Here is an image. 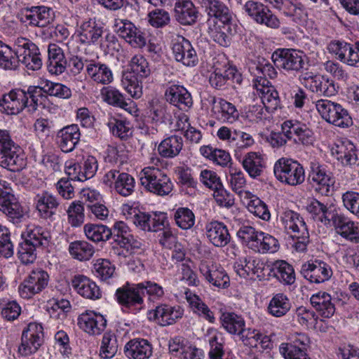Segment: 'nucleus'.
Here are the masks:
<instances>
[{"mask_svg":"<svg viewBox=\"0 0 359 359\" xmlns=\"http://www.w3.org/2000/svg\"><path fill=\"white\" fill-rule=\"evenodd\" d=\"M0 165L12 172L22 170L26 165L23 150L4 129H0Z\"/></svg>","mask_w":359,"mask_h":359,"instance_id":"obj_1","label":"nucleus"},{"mask_svg":"<svg viewBox=\"0 0 359 359\" xmlns=\"http://www.w3.org/2000/svg\"><path fill=\"white\" fill-rule=\"evenodd\" d=\"M140 180L147 191L160 196H168L173 189V184L165 170L155 166L143 168Z\"/></svg>","mask_w":359,"mask_h":359,"instance_id":"obj_2","label":"nucleus"},{"mask_svg":"<svg viewBox=\"0 0 359 359\" xmlns=\"http://www.w3.org/2000/svg\"><path fill=\"white\" fill-rule=\"evenodd\" d=\"M14 53L27 69L37 71L42 67L41 54L38 46L29 39L18 37L13 43Z\"/></svg>","mask_w":359,"mask_h":359,"instance_id":"obj_3","label":"nucleus"},{"mask_svg":"<svg viewBox=\"0 0 359 359\" xmlns=\"http://www.w3.org/2000/svg\"><path fill=\"white\" fill-rule=\"evenodd\" d=\"M273 172L278 181L290 186L301 184L305 179L303 166L292 158L278 159L274 164Z\"/></svg>","mask_w":359,"mask_h":359,"instance_id":"obj_4","label":"nucleus"},{"mask_svg":"<svg viewBox=\"0 0 359 359\" xmlns=\"http://www.w3.org/2000/svg\"><path fill=\"white\" fill-rule=\"evenodd\" d=\"M316 108L327 123L339 128H347L352 124L348 111L340 104L327 99L316 101Z\"/></svg>","mask_w":359,"mask_h":359,"instance_id":"obj_5","label":"nucleus"},{"mask_svg":"<svg viewBox=\"0 0 359 359\" xmlns=\"http://www.w3.org/2000/svg\"><path fill=\"white\" fill-rule=\"evenodd\" d=\"M0 210L13 222H18L24 217V210L13 194L11 183L0 179Z\"/></svg>","mask_w":359,"mask_h":359,"instance_id":"obj_6","label":"nucleus"},{"mask_svg":"<svg viewBox=\"0 0 359 359\" xmlns=\"http://www.w3.org/2000/svg\"><path fill=\"white\" fill-rule=\"evenodd\" d=\"M299 79L307 90L317 95L331 97L338 92L339 87L334 81L325 75L306 72L302 74Z\"/></svg>","mask_w":359,"mask_h":359,"instance_id":"obj_7","label":"nucleus"},{"mask_svg":"<svg viewBox=\"0 0 359 359\" xmlns=\"http://www.w3.org/2000/svg\"><path fill=\"white\" fill-rule=\"evenodd\" d=\"M111 230L114 241L120 246L119 255L127 257L141 249L142 241L130 233V229L125 222L122 221L115 222Z\"/></svg>","mask_w":359,"mask_h":359,"instance_id":"obj_8","label":"nucleus"},{"mask_svg":"<svg viewBox=\"0 0 359 359\" xmlns=\"http://www.w3.org/2000/svg\"><path fill=\"white\" fill-rule=\"evenodd\" d=\"M310 169L309 179L314 191L321 196H329L335 183L332 172L317 161L311 162Z\"/></svg>","mask_w":359,"mask_h":359,"instance_id":"obj_9","label":"nucleus"},{"mask_svg":"<svg viewBox=\"0 0 359 359\" xmlns=\"http://www.w3.org/2000/svg\"><path fill=\"white\" fill-rule=\"evenodd\" d=\"M303 52L294 49H278L272 55L274 65L286 72H299L305 65Z\"/></svg>","mask_w":359,"mask_h":359,"instance_id":"obj_10","label":"nucleus"},{"mask_svg":"<svg viewBox=\"0 0 359 359\" xmlns=\"http://www.w3.org/2000/svg\"><path fill=\"white\" fill-rule=\"evenodd\" d=\"M48 281L49 275L46 271L41 269L32 270L19 285V294L24 299H30L43 290Z\"/></svg>","mask_w":359,"mask_h":359,"instance_id":"obj_11","label":"nucleus"},{"mask_svg":"<svg viewBox=\"0 0 359 359\" xmlns=\"http://www.w3.org/2000/svg\"><path fill=\"white\" fill-rule=\"evenodd\" d=\"M43 332L41 325L30 323L22 334V341L18 353L22 356H28L36 352L43 343Z\"/></svg>","mask_w":359,"mask_h":359,"instance_id":"obj_12","label":"nucleus"},{"mask_svg":"<svg viewBox=\"0 0 359 359\" xmlns=\"http://www.w3.org/2000/svg\"><path fill=\"white\" fill-rule=\"evenodd\" d=\"M114 31L132 47L141 48L147 43L145 34L127 20H116Z\"/></svg>","mask_w":359,"mask_h":359,"instance_id":"obj_13","label":"nucleus"},{"mask_svg":"<svg viewBox=\"0 0 359 359\" xmlns=\"http://www.w3.org/2000/svg\"><path fill=\"white\" fill-rule=\"evenodd\" d=\"M253 87L262 100V104L266 111H273L280 106L278 93L274 88L269 86V81L258 76L253 79Z\"/></svg>","mask_w":359,"mask_h":359,"instance_id":"obj_14","label":"nucleus"},{"mask_svg":"<svg viewBox=\"0 0 359 359\" xmlns=\"http://www.w3.org/2000/svg\"><path fill=\"white\" fill-rule=\"evenodd\" d=\"M302 276L311 283H320L328 280L332 276L330 264L320 259L304 263L301 269Z\"/></svg>","mask_w":359,"mask_h":359,"instance_id":"obj_15","label":"nucleus"},{"mask_svg":"<svg viewBox=\"0 0 359 359\" xmlns=\"http://www.w3.org/2000/svg\"><path fill=\"white\" fill-rule=\"evenodd\" d=\"M172 54L175 60L187 67H194L198 62L197 53L190 41L182 36L172 41Z\"/></svg>","mask_w":359,"mask_h":359,"instance_id":"obj_16","label":"nucleus"},{"mask_svg":"<svg viewBox=\"0 0 359 359\" xmlns=\"http://www.w3.org/2000/svg\"><path fill=\"white\" fill-rule=\"evenodd\" d=\"M241 73L235 67L228 63L222 67H215L209 78L210 84L216 89H223L230 85L231 82L241 83Z\"/></svg>","mask_w":359,"mask_h":359,"instance_id":"obj_17","label":"nucleus"},{"mask_svg":"<svg viewBox=\"0 0 359 359\" xmlns=\"http://www.w3.org/2000/svg\"><path fill=\"white\" fill-rule=\"evenodd\" d=\"M143 288L142 285L129 284L117 289L116 297L118 302L126 308L141 306L143 304Z\"/></svg>","mask_w":359,"mask_h":359,"instance_id":"obj_18","label":"nucleus"},{"mask_svg":"<svg viewBox=\"0 0 359 359\" xmlns=\"http://www.w3.org/2000/svg\"><path fill=\"white\" fill-rule=\"evenodd\" d=\"M27 104L25 90L22 89L12 90L0 99L1 110L7 114H18Z\"/></svg>","mask_w":359,"mask_h":359,"instance_id":"obj_19","label":"nucleus"},{"mask_svg":"<svg viewBox=\"0 0 359 359\" xmlns=\"http://www.w3.org/2000/svg\"><path fill=\"white\" fill-rule=\"evenodd\" d=\"M199 271L204 279L215 287L226 288L229 286V277L220 266L210 265L207 262H201L199 264Z\"/></svg>","mask_w":359,"mask_h":359,"instance_id":"obj_20","label":"nucleus"},{"mask_svg":"<svg viewBox=\"0 0 359 359\" xmlns=\"http://www.w3.org/2000/svg\"><path fill=\"white\" fill-rule=\"evenodd\" d=\"M264 267V263L259 258L252 256L241 257L233 265L236 273L243 278L250 275H257V277L264 276L262 272Z\"/></svg>","mask_w":359,"mask_h":359,"instance_id":"obj_21","label":"nucleus"},{"mask_svg":"<svg viewBox=\"0 0 359 359\" xmlns=\"http://www.w3.org/2000/svg\"><path fill=\"white\" fill-rule=\"evenodd\" d=\"M79 327L90 335L101 333L107 326V320L100 313L88 311L78 318Z\"/></svg>","mask_w":359,"mask_h":359,"instance_id":"obj_22","label":"nucleus"},{"mask_svg":"<svg viewBox=\"0 0 359 359\" xmlns=\"http://www.w3.org/2000/svg\"><path fill=\"white\" fill-rule=\"evenodd\" d=\"M72 287L81 296L89 299H98L101 292L96 283L86 276L75 275L71 280Z\"/></svg>","mask_w":359,"mask_h":359,"instance_id":"obj_23","label":"nucleus"},{"mask_svg":"<svg viewBox=\"0 0 359 359\" xmlns=\"http://www.w3.org/2000/svg\"><path fill=\"white\" fill-rule=\"evenodd\" d=\"M332 154L344 167L353 168L358 165L355 145L350 141L343 142L332 149Z\"/></svg>","mask_w":359,"mask_h":359,"instance_id":"obj_24","label":"nucleus"},{"mask_svg":"<svg viewBox=\"0 0 359 359\" xmlns=\"http://www.w3.org/2000/svg\"><path fill=\"white\" fill-rule=\"evenodd\" d=\"M336 231L341 237L354 243H359V222L344 215H336L334 219Z\"/></svg>","mask_w":359,"mask_h":359,"instance_id":"obj_25","label":"nucleus"},{"mask_svg":"<svg viewBox=\"0 0 359 359\" xmlns=\"http://www.w3.org/2000/svg\"><path fill=\"white\" fill-rule=\"evenodd\" d=\"M101 96L107 104L123 109L131 114L137 111L135 103L126 100L124 95L114 87H104L101 90Z\"/></svg>","mask_w":359,"mask_h":359,"instance_id":"obj_26","label":"nucleus"},{"mask_svg":"<svg viewBox=\"0 0 359 359\" xmlns=\"http://www.w3.org/2000/svg\"><path fill=\"white\" fill-rule=\"evenodd\" d=\"M167 100L181 110H187L192 104V97L189 91L182 86L172 85L165 93Z\"/></svg>","mask_w":359,"mask_h":359,"instance_id":"obj_27","label":"nucleus"},{"mask_svg":"<svg viewBox=\"0 0 359 359\" xmlns=\"http://www.w3.org/2000/svg\"><path fill=\"white\" fill-rule=\"evenodd\" d=\"M152 352L151 344L144 339H131L124 346V353L129 359H149Z\"/></svg>","mask_w":359,"mask_h":359,"instance_id":"obj_28","label":"nucleus"},{"mask_svg":"<svg viewBox=\"0 0 359 359\" xmlns=\"http://www.w3.org/2000/svg\"><path fill=\"white\" fill-rule=\"evenodd\" d=\"M208 34L211 39L222 46H228L232 36L231 22H218L208 20Z\"/></svg>","mask_w":359,"mask_h":359,"instance_id":"obj_29","label":"nucleus"},{"mask_svg":"<svg viewBox=\"0 0 359 359\" xmlns=\"http://www.w3.org/2000/svg\"><path fill=\"white\" fill-rule=\"evenodd\" d=\"M280 221L285 232L290 236L308 230L303 218L297 212L291 210H284L280 214Z\"/></svg>","mask_w":359,"mask_h":359,"instance_id":"obj_30","label":"nucleus"},{"mask_svg":"<svg viewBox=\"0 0 359 359\" xmlns=\"http://www.w3.org/2000/svg\"><path fill=\"white\" fill-rule=\"evenodd\" d=\"M81 133L76 124L67 126L61 129L57 135V141L64 152L73 151L80 140Z\"/></svg>","mask_w":359,"mask_h":359,"instance_id":"obj_31","label":"nucleus"},{"mask_svg":"<svg viewBox=\"0 0 359 359\" xmlns=\"http://www.w3.org/2000/svg\"><path fill=\"white\" fill-rule=\"evenodd\" d=\"M183 313L184 311L180 306H172L168 304L159 305L154 311V319L161 326L175 324L182 317Z\"/></svg>","mask_w":359,"mask_h":359,"instance_id":"obj_32","label":"nucleus"},{"mask_svg":"<svg viewBox=\"0 0 359 359\" xmlns=\"http://www.w3.org/2000/svg\"><path fill=\"white\" fill-rule=\"evenodd\" d=\"M48 61L47 69L49 73L60 75L67 69V61L63 50L55 43L50 44L48 48Z\"/></svg>","mask_w":359,"mask_h":359,"instance_id":"obj_33","label":"nucleus"},{"mask_svg":"<svg viewBox=\"0 0 359 359\" xmlns=\"http://www.w3.org/2000/svg\"><path fill=\"white\" fill-rule=\"evenodd\" d=\"M206 236L215 247L226 246L231 241L227 227L222 222H212L205 226Z\"/></svg>","mask_w":359,"mask_h":359,"instance_id":"obj_34","label":"nucleus"},{"mask_svg":"<svg viewBox=\"0 0 359 359\" xmlns=\"http://www.w3.org/2000/svg\"><path fill=\"white\" fill-rule=\"evenodd\" d=\"M36 210L40 216L44 219H50L56 213L60 203L53 194L43 191L35 197Z\"/></svg>","mask_w":359,"mask_h":359,"instance_id":"obj_35","label":"nucleus"},{"mask_svg":"<svg viewBox=\"0 0 359 359\" xmlns=\"http://www.w3.org/2000/svg\"><path fill=\"white\" fill-rule=\"evenodd\" d=\"M175 11L176 20L183 25H193L198 18V11L190 0H178Z\"/></svg>","mask_w":359,"mask_h":359,"instance_id":"obj_36","label":"nucleus"},{"mask_svg":"<svg viewBox=\"0 0 359 359\" xmlns=\"http://www.w3.org/2000/svg\"><path fill=\"white\" fill-rule=\"evenodd\" d=\"M88 76L96 83L108 85L114 80L111 68L106 64L92 61L86 66Z\"/></svg>","mask_w":359,"mask_h":359,"instance_id":"obj_37","label":"nucleus"},{"mask_svg":"<svg viewBox=\"0 0 359 359\" xmlns=\"http://www.w3.org/2000/svg\"><path fill=\"white\" fill-rule=\"evenodd\" d=\"M202 4L208 9L212 20L218 22H231L232 15L228 7L219 0H202Z\"/></svg>","mask_w":359,"mask_h":359,"instance_id":"obj_38","label":"nucleus"},{"mask_svg":"<svg viewBox=\"0 0 359 359\" xmlns=\"http://www.w3.org/2000/svg\"><path fill=\"white\" fill-rule=\"evenodd\" d=\"M311 304L323 318H330L335 312V306L330 294L319 292L313 294L310 299Z\"/></svg>","mask_w":359,"mask_h":359,"instance_id":"obj_39","label":"nucleus"},{"mask_svg":"<svg viewBox=\"0 0 359 359\" xmlns=\"http://www.w3.org/2000/svg\"><path fill=\"white\" fill-rule=\"evenodd\" d=\"M242 165L252 178L260 176L265 167L262 156L259 152L255 151H250L244 156Z\"/></svg>","mask_w":359,"mask_h":359,"instance_id":"obj_40","label":"nucleus"},{"mask_svg":"<svg viewBox=\"0 0 359 359\" xmlns=\"http://www.w3.org/2000/svg\"><path fill=\"white\" fill-rule=\"evenodd\" d=\"M292 303L289 297L283 293H277L270 299L267 312L276 318L285 316L291 309Z\"/></svg>","mask_w":359,"mask_h":359,"instance_id":"obj_41","label":"nucleus"},{"mask_svg":"<svg viewBox=\"0 0 359 359\" xmlns=\"http://www.w3.org/2000/svg\"><path fill=\"white\" fill-rule=\"evenodd\" d=\"M102 29L95 20L83 22L79 29L80 41L82 43L93 44L97 43L102 37Z\"/></svg>","mask_w":359,"mask_h":359,"instance_id":"obj_42","label":"nucleus"},{"mask_svg":"<svg viewBox=\"0 0 359 359\" xmlns=\"http://www.w3.org/2000/svg\"><path fill=\"white\" fill-rule=\"evenodd\" d=\"M182 146L183 140L181 137L171 135L160 143L158 151L164 158H173L179 154Z\"/></svg>","mask_w":359,"mask_h":359,"instance_id":"obj_43","label":"nucleus"},{"mask_svg":"<svg viewBox=\"0 0 359 359\" xmlns=\"http://www.w3.org/2000/svg\"><path fill=\"white\" fill-rule=\"evenodd\" d=\"M220 320L223 327L231 334L240 336L245 327L243 318L233 312L223 313Z\"/></svg>","mask_w":359,"mask_h":359,"instance_id":"obj_44","label":"nucleus"},{"mask_svg":"<svg viewBox=\"0 0 359 359\" xmlns=\"http://www.w3.org/2000/svg\"><path fill=\"white\" fill-rule=\"evenodd\" d=\"M23 236L26 241L32 243L36 248L48 246L51 239L50 232L41 226L28 227Z\"/></svg>","mask_w":359,"mask_h":359,"instance_id":"obj_45","label":"nucleus"},{"mask_svg":"<svg viewBox=\"0 0 359 359\" xmlns=\"http://www.w3.org/2000/svg\"><path fill=\"white\" fill-rule=\"evenodd\" d=\"M83 231L87 238L95 243L107 241L112 236L111 229L103 224H86Z\"/></svg>","mask_w":359,"mask_h":359,"instance_id":"obj_46","label":"nucleus"},{"mask_svg":"<svg viewBox=\"0 0 359 359\" xmlns=\"http://www.w3.org/2000/svg\"><path fill=\"white\" fill-rule=\"evenodd\" d=\"M274 276L281 283L292 285L295 281V273L293 267L283 260L275 262L273 266Z\"/></svg>","mask_w":359,"mask_h":359,"instance_id":"obj_47","label":"nucleus"},{"mask_svg":"<svg viewBox=\"0 0 359 359\" xmlns=\"http://www.w3.org/2000/svg\"><path fill=\"white\" fill-rule=\"evenodd\" d=\"M69 252L72 257L79 261L89 260L95 250L92 245L85 241H76L69 245Z\"/></svg>","mask_w":359,"mask_h":359,"instance_id":"obj_48","label":"nucleus"},{"mask_svg":"<svg viewBox=\"0 0 359 359\" xmlns=\"http://www.w3.org/2000/svg\"><path fill=\"white\" fill-rule=\"evenodd\" d=\"M186 296L187 300L194 313L211 323H215V318L213 312L198 296L191 294H189L188 292H186Z\"/></svg>","mask_w":359,"mask_h":359,"instance_id":"obj_49","label":"nucleus"},{"mask_svg":"<svg viewBox=\"0 0 359 359\" xmlns=\"http://www.w3.org/2000/svg\"><path fill=\"white\" fill-rule=\"evenodd\" d=\"M306 210L312 218L325 225L330 222V212L326 205L317 199L313 198L306 206Z\"/></svg>","mask_w":359,"mask_h":359,"instance_id":"obj_50","label":"nucleus"},{"mask_svg":"<svg viewBox=\"0 0 359 359\" xmlns=\"http://www.w3.org/2000/svg\"><path fill=\"white\" fill-rule=\"evenodd\" d=\"M132 75H135L141 79L147 78L151 70L147 60L141 54L134 55L129 63Z\"/></svg>","mask_w":359,"mask_h":359,"instance_id":"obj_51","label":"nucleus"},{"mask_svg":"<svg viewBox=\"0 0 359 359\" xmlns=\"http://www.w3.org/2000/svg\"><path fill=\"white\" fill-rule=\"evenodd\" d=\"M118 351L116 337L114 333L106 332L102 336L99 355L102 358H113Z\"/></svg>","mask_w":359,"mask_h":359,"instance_id":"obj_52","label":"nucleus"},{"mask_svg":"<svg viewBox=\"0 0 359 359\" xmlns=\"http://www.w3.org/2000/svg\"><path fill=\"white\" fill-rule=\"evenodd\" d=\"M217 116L222 122L233 123L238 119L239 112L232 103L224 99H219Z\"/></svg>","mask_w":359,"mask_h":359,"instance_id":"obj_53","label":"nucleus"},{"mask_svg":"<svg viewBox=\"0 0 359 359\" xmlns=\"http://www.w3.org/2000/svg\"><path fill=\"white\" fill-rule=\"evenodd\" d=\"M122 86L126 92L133 98L139 99L142 95V79L132 74L123 75Z\"/></svg>","mask_w":359,"mask_h":359,"instance_id":"obj_54","label":"nucleus"},{"mask_svg":"<svg viewBox=\"0 0 359 359\" xmlns=\"http://www.w3.org/2000/svg\"><path fill=\"white\" fill-rule=\"evenodd\" d=\"M43 81L40 82V86H30L25 91V95L27 99V104L26 107L29 108V111H34L37 109L38 107L42 104V100L46 98L43 93Z\"/></svg>","mask_w":359,"mask_h":359,"instance_id":"obj_55","label":"nucleus"},{"mask_svg":"<svg viewBox=\"0 0 359 359\" xmlns=\"http://www.w3.org/2000/svg\"><path fill=\"white\" fill-rule=\"evenodd\" d=\"M44 93L61 99H68L72 96V90L67 86L48 80H43Z\"/></svg>","mask_w":359,"mask_h":359,"instance_id":"obj_56","label":"nucleus"},{"mask_svg":"<svg viewBox=\"0 0 359 359\" xmlns=\"http://www.w3.org/2000/svg\"><path fill=\"white\" fill-rule=\"evenodd\" d=\"M149 117L153 122L163 123L168 120L170 116L167 111L165 103L157 99H153L149 102Z\"/></svg>","mask_w":359,"mask_h":359,"instance_id":"obj_57","label":"nucleus"},{"mask_svg":"<svg viewBox=\"0 0 359 359\" xmlns=\"http://www.w3.org/2000/svg\"><path fill=\"white\" fill-rule=\"evenodd\" d=\"M108 126L113 135L122 140H126L132 135L131 125L126 120L112 118Z\"/></svg>","mask_w":359,"mask_h":359,"instance_id":"obj_58","label":"nucleus"},{"mask_svg":"<svg viewBox=\"0 0 359 359\" xmlns=\"http://www.w3.org/2000/svg\"><path fill=\"white\" fill-rule=\"evenodd\" d=\"M68 222L72 226H79L84 222V208L79 201H73L67 209Z\"/></svg>","mask_w":359,"mask_h":359,"instance_id":"obj_59","label":"nucleus"},{"mask_svg":"<svg viewBox=\"0 0 359 359\" xmlns=\"http://www.w3.org/2000/svg\"><path fill=\"white\" fill-rule=\"evenodd\" d=\"M176 224L182 229H191L195 223L194 212L187 208H179L174 214Z\"/></svg>","mask_w":359,"mask_h":359,"instance_id":"obj_60","label":"nucleus"},{"mask_svg":"<svg viewBox=\"0 0 359 359\" xmlns=\"http://www.w3.org/2000/svg\"><path fill=\"white\" fill-rule=\"evenodd\" d=\"M294 318L300 325L307 327L315 325L318 320V316L311 309L303 306L296 309Z\"/></svg>","mask_w":359,"mask_h":359,"instance_id":"obj_61","label":"nucleus"},{"mask_svg":"<svg viewBox=\"0 0 359 359\" xmlns=\"http://www.w3.org/2000/svg\"><path fill=\"white\" fill-rule=\"evenodd\" d=\"M93 271L97 277L105 280L113 276L115 267L108 259H97L95 261Z\"/></svg>","mask_w":359,"mask_h":359,"instance_id":"obj_62","label":"nucleus"},{"mask_svg":"<svg viewBox=\"0 0 359 359\" xmlns=\"http://www.w3.org/2000/svg\"><path fill=\"white\" fill-rule=\"evenodd\" d=\"M278 241L273 236L262 232L256 252L262 254L274 253L279 249Z\"/></svg>","mask_w":359,"mask_h":359,"instance_id":"obj_63","label":"nucleus"},{"mask_svg":"<svg viewBox=\"0 0 359 359\" xmlns=\"http://www.w3.org/2000/svg\"><path fill=\"white\" fill-rule=\"evenodd\" d=\"M279 351L285 359H310L306 353V348L281 344Z\"/></svg>","mask_w":359,"mask_h":359,"instance_id":"obj_64","label":"nucleus"}]
</instances>
